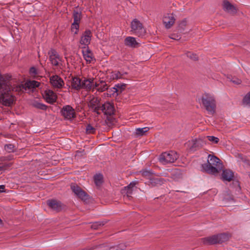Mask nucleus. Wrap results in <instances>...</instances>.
Listing matches in <instances>:
<instances>
[{
    "label": "nucleus",
    "instance_id": "nucleus-1",
    "mask_svg": "<svg viewBox=\"0 0 250 250\" xmlns=\"http://www.w3.org/2000/svg\"><path fill=\"white\" fill-rule=\"evenodd\" d=\"M16 79L9 74L1 76L0 74V102L4 105L9 106L13 104L15 97L12 95L13 87H16Z\"/></svg>",
    "mask_w": 250,
    "mask_h": 250
},
{
    "label": "nucleus",
    "instance_id": "nucleus-2",
    "mask_svg": "<svg viewBox=\"0 0 250 250\" xmlns=\"http://www.w3.org/2000/svg\"><path fill=\"white\" fill-rule=\"evenodd\" d=\"M223 168V165L219 158L208 155L207 163L202 165L201 170L208 174L216 175Z\"/></svg>",
    "mask_w": 250,
    "mask_h": 250
},
{
    "label": "nucleus",
    "instance_id": "nucleus-3",
    "mask_svg": "<svg viewBox=\"0 0 250 250\" xmlns=\"http://www.w3.org/2000/svg\"><path fill=\"white\" fill-rule=\"evenodd\" d=\"M201 102L206 109L210 112H214L216 103L214 98L211 95L206 94L201 99Z\"/></svg>",
    "mask_w": 250,
    "mask_h": 250
},
{
    "label": "nucleus",
    "instance_id": "nucleus-4",
    "mask_svg": "<svg viewBox=\"0 0 250 250\" xmlns=\"http://www.w3.org/2000/svg\"><path fill=\"white\" fill-rule=\"evenodd\" d=\"M178 158V155L175 151H171L162 153L159 157V161L163 165L175 162Z\"/></svg>",
    "mask_w": 250,
    "mask_h": 250
},
{
    "label": "nucleus",
    "instance_id": "nucleus-5",
    "mask_svg": "<svg viewBox=\"0 0 250 250\" xmlns=\"http://www.w3.org/2000/svg\"><path fill=\"white\" fill-rule=\"evenodd\" d=\"M16 87H13V90H15L16 92H23L26 90L27 88L31 89L39 86L40 83L35 81H30L27 82L24 84L21 83H18L16 81Z\"/></svg>",
    "mask_w": 250,
    "mask_h": 250
},
{
    "label": "nucleus",
    "instance_id": "nucleus-6",
    "mask_svg": "<svg viewBox=\"0 0 250 250\" xmlns=\"http://www.w3.org/2000/svg\"><path fill=\"white\" fill-rule=\"evenodd\" d=\"M162 21L167 29L171 28L175 21V18L172 13H165L163 16Z\"/></svg>",
    "mask_w": 250,
    "mask_h": 250
},
{
    "label": "nucleus",
    "instance_id": "nucleus-7",
    "mask_svg": "<svg viewBox=\"0 0 250 250\" xmlns=\"http://www.w3.org/2000/svg\"><path fill=\"white\" fill-rule=\"evenodd\" d=\"M229 239V235L227 234H220L214 235L207 239V242L210 244L223 243Z\"/></svg>",
    "mask_w": 250,
    "mask_h": 250
},
{
    "label": "nucleus",
    "instance_id": "nucleus-8",
    "mask_svg": "<svg viewBox=\"0 0 250 250\" xmlns=\"http://www.w3.org/2000/svg\"><path fill=\"white\" fill-rule=\"evenodd\" d=\"M131 27L132 31L138 36H143L146 31L143 27L142 23L137 20H133L131 23Z\"/></svg>",
    "mask_w": 250,
    "mask_h": 250
},
{
    "label": "nucleus",
    "instance_id": "nucleus-9",
    "mask_svg": "<svg viewBox=\"0 0 250 250\" xmlns=\"http://www.w3.org/2000/svg\"><path fill=\"white\" fill-rule=\"evenodd\" d=\"M98 85L99 84L98 83L95 82L94 79L93 78L88 79L84 78L82 81V88L87 90L94 89L96 87H98Z\"/></svg>",
    "mask_w": 250,
    "mask_h": 250
},
{
    "label": "nucleus",
    "instance_id": "nucleus-10",
    "mask_svg": "<svg viewBox=\"0 0 250 250\" xmlns=\"http://www.w3.org/2000/svg\"><path fill=\"white\" fill-rule=\"evenodd\" d=\"M44 100L49 104H53L57 100V95L51 90L46 89L42 93Z\"/></svg>",
    "mask_w": 250,
    "mask_h": 250
},
{
    "label": "nucleus",
    "instance_id": "nucleus-11",
    "mask_svg": "<svg viewBox=\"0 0 250 250\" xmlns=\"http://www.w3.org/2000/svg\"><path fill=\"white\" fill-rule=\"evenodd\" d=\"M50 82L52 86L56 88H61L64 85L63 80L58 75H54L50 78Z\"/></svg>",
    "mask_w": 250,
    "mask_h": 250
},
{
    "label": "nucleus",
    "instance_id": "nucleus-12",
    "mask_svg": "<svg viewBox=\"0 0 250 250\" xmlns=\"http://www.w3.org/2000/svg\"><path fill=\"white\" fill-rule=\"evenodd\" d=\"M62 114L65 119L68 120H71L75 116L74 110L69 105L65 106L62 108Z\"/></svg>",
    "mask_w": 250,
    "mask_h": 250
},
{
    "label": "nucleus",
    "instance_id": "nucleus-13",
    "mask_svg": "<svg viewBox=\"0 0 250 250\" xmlns=\"http://www.w3.org/2000/svg\"><path fill=\"white\" fill-rule=\"evenodd\" d=\"M88 105L94 112H96L98 114H100L99 111L101 106L100 104L99 100L97 98L90 97Z\"/></svg>",
    "mask_w": 250,
    "mask_h": 250
},
{
    "label": "nucleus",
    "instance_id": "nucleus-14",
    "mask_svg": "<svg viewBox=\"0 0 250 250\" xmlns=\"http://www.w3.org/2000/svg\"><path fill=\"white\" fill-rule=\"evenodd\" d=\"M71 189L74 194L83 200L87 199L88 195L80 187L75 185H71Z\"/></svg>",
    "mask_w": 250,
    "mask_h": 250
},
{
    "label": "nucleus",
    "instance_id": "nucleus-15",
    "mask_svg": "<svg viewBox=\"0 0 250 250\" xmlns=\"http://www.w3.org/2000/svg\"><path fill=\"white\" fill-rule=\"evenodd\" d=\"M91 33L89 30L85 31L82 35L80 40V43L85 46L88 45L91 41Z\"/></svg>",
    "mask_w": 250,
    "mask_h": 250
},
{
    "label": "nucleus",
    "instance_id": "nucleus-16",
    "mask_svg": "<svg viewBox=\"0 0 250 250\" xmlns=\"http://www.w3.org/2000/svg\"><path fill=\"white\" fill-rule=\"evenodd\" d=\"M114 107L112 104L107 102L104 103L101 107L100 110H102L105 114L111 115L114 112Z\"/></svg>",
    "mask_w": 250,
    "mask_h": 250
},
{
    "label": "nucleus",
    "instance_id": "nucleus-17",
    "mask_svg": "<svg viewBox=\"0 0 250 250\" xmlns=\"http://www.w3.org/2000/svg\"><path fill=\"white\" fill-rule=\"evenodd\" d=\"M47 205L52 209L60 211L62 208V203L58 201L55 200H50L47 201Z\"/></svg>",
    "mask_w": 250,
    "mask_h": 250
},
{
    "label": "nucleus",
    "instance_id": "nucleus-18",
    "mask_svg": "<svg viewBox=\"0 0 250 250\" xmlns=\"http://www.w3.org/2000/svg\"><path fill=\"white\" fill-rule=\"evenodd\" d=\"M50 60L52 64L54 65H57L59 63L60 59L59 55L55 50H51L49 52Z\"/></svg>",
    "mask_w": 250,
    "mask_h": 250
},
{
    "label": "nucleus",
    "instance_id": "nucleus-19",
    "mask_svg": "<svg viewBox=\"0 0 250 250\" xmlns=\"http://www.w3.org/2000/svg\"><path fill=\"white\" fill-rule=\"evenodd\" d=\"M233 177V172L229 169H225L223 170L221 179L224 181H230Z\"/></svg>",
    "mask_w": 250,
    "mask_h": 250
},
{
    "label": "nucleus",
    "instance_id": "nucleus-20",
    "mask_svg": "<svg viewBox=\"0 0 250 250\" xmlns=\"http://www.w3.org/2000/svg\"><path fill=\"white\" fill-rule=\"evenodd\" d=\"M83 57L87 62L91 63L94 60L92 52L88 49H85L83 50Z\"/></svg>",
    "mask_w": 250,
    "mask_h": 250
},
{
    "label": "nucleus",
    "instance_id": "nucleus-21",
    "mask_svg": "<svg viewBox=\"0 0 250 250\" xmlns=\"http://www.w3.org/2000/svg\"><path fill=\"white\" fill-rule=\"evenodd\" d=\"M125 45L129 47H136L138 42L135 38L127 37L125 40Z\"/></svg>",
    "mask_w": 250,
    "mask_h": 250
},
{
    "label": "nucleus",
    "instance_id": "nucleus-22",
    "mask_svg": "<svg viewBox=\"0 0 250 250\" xmlns=\"http://www.w3.org/2000/svg\"><path fill=\"white\" fill-rule=\"evenodd\" d=\"M223 9L229 13L233 14L236 12L235 7L227 1H224L223 3Z\"/></svg>",
    "mask_w": 250,
    "mask_h": 250
},
{
    "label": "nucleus",
    "instance_id": "nucleus-23",
    "mask_svg": "<svg viewBox=\"0 0 250 250\" xmlns=\"http://www.w3.org/2000/svg\"><path fill=\"white\" fill-rule=\"evenodd\" d=\"M71 86L77 90L82 88V81L78 78H73L71 82Z\"/></svg>",
    "mask_w": 250,
    "mask_h": 250
},
{
    "label": "nucleus",
    "instance_id": "nucleus-24",
    "mask_svg": "<svg viewBox=\"0 0 250 250\" xmlns=\"http://www.w3.org/2000/svg\"><path fill=\"white\" fill-rule=\"evenodd\" d=\"M135 182H132L128 186L125 187L122 189V193L126 194L127 196H128L132 193L133 188L135 187Z\"/></svg>",
    "mask_w": 250,
    "mask_h": 250
},
{
    "label": "nucleus",
    "instance_id": "nucleus-25",
    "mask_svg": "<svg viewBox=\"0 0 250 250\" xmlns=\"http://www.w3.org/2000/svg\"><path fill=\"white\" fill-rule=\"evenodd\" d=\"M201 140L199 139H193L191 141H189L187 143V145L190 149H192L194 147L198 146L201 145L200 143Z\"/></svg>",
    "mask_w": 250,
    "mask_h": 250
},
{
    "label": "nucleus",
    "instance_id": "nucleus-26",
    "mask_svg": "<svg viewBox=\"0 0 250 250\" xmlns=\"http://www.w3.org/2000/svg\"><path fill=\"white\" fill-rule=\"evenodd\" d=\"M126 73H121L119 71H114L110 74V79H122L123 76Z\"/></svg>",
    "mask_w": 250,
    "mask_h": 250
},
{
    "label": "nucleus",
    "instance_id": "nucleus-27",
    "mask_svg": "<svg viewBox=\"0 0 250 250\" xmlns=\"http://www.w3.org/2000/svg\"><path fill=\"white\" fill-rule=\"evenodd\" d=\"M149 129L148 127H145L143 128H137L135 129V134L139 136L144 135L145 133L147 132Z\"/></svg>",
    "mask_w": 250,
    "mask_h": 250
},
{
    "label": "nucleus",
    "instance_id": "nucleus-28",
    "mask_svg": "<svg viewBox=\"0 0 250 250\" xmlns=\"http://www.w3.org/2000/svg\"><path fill=\"white\" fill-rule=\"evenodd\" d=\"M103 176L101 174H97L94 176L95 183L97 186H100L103 183Z\"/></svg>",
    "mask_w": 250,
    "mask_h": 250
},
{
    "label": "nucleus",
    "instance_id": "nucleus-29",
    "mask_svg": "<svg viewBox=\"0 0 250 250\" xmlns=\"http://www.w3.org/2000/svg\"><path fill=\"white\" fill-rule=\"evenodd\" d=\"M99 85L96 87L98 91L102 92L104 91L107 89V85L104 81H101L100 83H98Z\"/></svg>",
    "mask_w": 250,
    "mask_h": 250
},
{
    "label": "nucleus",
    "instance_id": "nucleus-30",
    "mask_svg": "<svg viewBox=\"0 0 250 250\" xmlns=\"http://www.w3.org/2000/svg\"><path fill=\"white\" fill-rule=\"evenodd\" d=\"M32 104L34 107L42 110H45L46 108V106L45 104L40 103L37 101H34Z\"/></svg>",
    "mask_w": 250,
    "mask_h": 250
},
{
    "label": "nucleus",
    "instance_id": "nucleus-31",
    "mask_svg": "<svg viewBox=\"0 0 250 250\" xmlns=\"http://www.w3.org/2000/svg\"><path fill=\"white\" fill-rule=\"evenodd\" d=\"M79 23H78V22H74L73 23V24H72L71 31L75 34H77V33L79 31Z\"/></svg>",
    "mask_w": 250,
    "mask_h": 250
},
{
    "label": "nucleus",
    "instance_id": "nucleus-32",
    "mask_svg": "<svg viewBox=\"0 0 250 250\" xmlns=\"http://www.w3.org/2000/svg\"><path fill=\"white\" fill-rule=\"evenodd\" d=\"M243 103L246 105L250 106V92L248 93L244 97L243 99Z\"/></svg>",
    "mask_w": 250,
    "mask_h": 250
},
{
    "label": "nucleus",
    "instance_id": "nucleus-33",
    "mask_svg": "<svg viewBox=\"0 0 250 250\" xmlns=\"http://www.w3.org/2000/svg\"><path fill=\"white\" fill-rule=\"evenodd\" d=\"M125 84H116L115 87L113 88L115 90L116 92L120 91V92L125 89Z\"/></svg>",
    "mask_w": 250,
    "mask_h": 250
},
{
    "label": "nucleus",
    "instance_id": "nucleus-34",
    "mask_svg": "<svg viewBox=\"0 0 250 250\" xmlns=\"http://www.w3.org/2000/svg\"><path fill=\"white\" fill-rule=\"evenodd\" d=\"M73 17H74V22L79 23V21L81 19L80 13H79L78 12H75L73 14Z\"/></svg>",
    "mask_w": 250,
    "mask_h": 250
},
{
    "label": "nucleus",
    "instance_id": "nucleus-35",
    "mask_svg": "<svg viewBox=\"0 0 250 250\" xmlns=\"http://www.w3.org/2000/svg\"><path fill=\"white\" fill-rule=\"evenodd\" d=\"M207 138L209 141L215 144L217 143L219 141V139L217 137L214 136H207Z\"/></svg>",
    "mask_w": 250,
    "mask_h": 250
},
{
    "label": "nucleus",
    "instance_id": "nucleus-36",
    "mask_svg": "<svg viewBox=\"0 0 250 250\" xmlns=\"http://www.w3.org/2000/svg\"><path fill=\"white\" fill-rule=\"evenodd\" d=\"M187 56L188 57L190 58L191 59L193 60H196L198 59V57L196 54H194L193 53L188 52L187 53Z\"/></svg>",
    "mask_w": 250,
    "mask_h": 250
},
{
    "label": "nucleus",
    "instance_id": "nucleus-37",
    "mask_svg": "<svg viewBox=\"0 0 250 250\" xmlns=\"http://www.w3.org/2000/svg\"><path fill=\"white\" fill-rule=\"evenodd\" d=\"M30 73L32 76H35L37 74V70L34 67H32L30 69Z\"/></svg>",
    "mask_w": 250,
    "mask_h": 250
},
{
    "label": "nucleus",
    "instance_id": "nucleus-38",
    "mask_svg": "<svg viewBox=\"0 0 250 250\" xmlns=\"http://www.w3.org/2000/svg\"><path fill=\"white\" fill-rule=\"evenodd\" d=\"M94 128L90 125H88L86 128V131L87 133H92L94 132Z\"/></svg>",
    "mask_w": 250,
    "mask_h": 250
},
{
    "label": "nucleus",
    "instance_id": "nucleus-39",
    "mask_svg": "<svg viewBox=\"0 0 250 250\" xmlns=\"http://www.w3.org/2000/svg\"><path fill=\"white\" fill-rule=\"evenodd\" d=\"M230 81L232 83H233L236 84H239L241 83V81L237 78H233L231 79H230Z\"/></svg>",
    "mask_w": 250,
    "mask_h": 250
},
{
    "label": "nucleus",
    "instance_id": "nucleus-40",
    "mask_svg": "<svg viewBox=\"0 0 250 250\" xmlns=\"http://www.w3.org/2000/svg\"><path fill=\"white\" fill-rule=\"evenodd\" d=\"M5 149L9 151V152L13 150V146L12 145L9 144L5 146Z\"/></svg>",
    "mask_w": 250,
    "mask_h": 250
},
{
    "label": "nucleus",
    "instance_id": "nucleus-41",
    "mask_svg": "<svg viewBox=\"0 0 250 250\" xmlns=\"http://www.w3.org/2000/svg\"><path fill=\"white\" fill-rule=\"evenodd\" d=\"M125 247V246L124 245H122L119 249H118V246H115L110 248L109 250H123L124 249Z\"/></svg>",
    "mask_w": 250,
    "mask_h": 250
},
{
    "label": "nucleus",
    "instance_id": "nucleus-42",
    "mask_svg": "<svg viewBox=\"0 0 250 250\" xmlns=\"http://www.w3.org/2000/svg\"><path fill=\"white\" fill-rule=\"evenodd\" d=\"M142 175L144 176H149L150 172L147 170H145L142 172Z\"/></svg>",
    "mask_w": 250,
    "mask_h": 250
},
{
    "label": "nucleus",
    "instance_id": "nucleus-43",
    "mask_svg": "<svg viewBox=\"0 0 250 250\" xmlns=\"http://www.w3.org/2000/svg\"><path fill=\"white\" fill-rule=\"evenodd\" d=\"M4 186L3 185L0 186V192L4 191Z\"/></svg>",
    "mask_w": 250,
    "mask_h": 250
},
{
    "label": "nucleus",
    "instance_id": "nucleus-44",
    "mask_svg": "<svg viewBox=\"0 0 250 250\" xmlns=\"http://www.w3.org/2000/svg\"><path fill=\"white\" fill-rule=\"evenodd\" d=\"M170 38H171L172 39H174V40H178V37H177V38H174V37H171Z\"/></svg>",
    "mask_w": 250,
    "mask_h": 250
},
{
    "label": "nucleus",
    "instance_id": "nucleus-45",
    "mask_svg": "<svg viewBox=\"0 0 250 250\" xmlns=\"http://www.w3.org/2000/svg\"><path fill=\"white\" fill-rule=\"evenodd\" d=\"M158 181H159V180L158 179L155 180V183H157Z\"/></svg>",
    "mask_w": 250,
    "mask_h": 250
}]
</instances>
